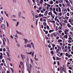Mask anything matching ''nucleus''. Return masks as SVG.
<instances>
[{"mask_svg":"<svg viewBox=\"0 0 73 73\" xmlns=\"http://www.w3.org/2000/svg\"><path fill=\"white\" fill-rule=\"evenodd\" d=\"M60 69L61 71V72L62 73H63V72H65V66H63V67H60Z\"/></svg>","mask_w":73,"mask_h":73,"instance_id":"f257e3e1","label":"nucleus"},{"mask_svg":"<svg viewBox=\"0 0 73 73\" xmlns=\"http://www.w3.org/2000/svg\"><path fill=\"white\" fill-rule=\"evenodd\" d=\"M23 40L24 41V43L25 44H27L28 42H29V43H30V42H29V41L27 39H25V38H23Z\"/></svg>","mask_w":73,"mask_h":73,"instance_id":"f03ea898","label":"nucleus"},{"mask_svg":"<svg viewBox=\"0 0 73 73\" xmlns=\"http://www.w3.org/2000/svg\"><path fill=\"white\" fill-rule=\"evenodd\" d=\"M34 52H32L31 51L30 52H29V54H30V55H31V54H32V56L33 57L34 56Z\"/></svg>","mask_w":73,"mask_h":73,"instance_id":"7ed1b4c3","label":"nucleus"},{"mask_svg":"<svg viewBox=\"0 0 73 73\" xmlns=\"http://www.w3.org/2000/svg\"><path fill=\"white\" fill-rule=\"evenodd\" d=\"M21 55L23 60H24V58H25V56H24V55H23V54H21Z\"/></svg>","mask_w":73,"mask_h":73,"instance_id":"20e7f679","label":"nucleus"},{"mask_svg":"<svg viewBox=\"0 0 73 73\" xmlns=\"http://www.w3.org/2000/svg\"><path fill=\"white\" fill-rule=\"evenodd\" d=\"M31 45H32V46L33 48V49L34 50H35V46H34V44H33V43L31 42Z\"/></svg>","mask_w":73,"mask_h":73,"instance_id":"39448f33","label":"nucleus"},{"mask_svg":"<svg viewBox=\"0 0 73 73\" xmlns=\"http://www.w3.org/2000/svg\"><path fill=\"white\" fill-rule=\"evenodd\" d=\"M66 7H67V6H68V7H70L71 5H70V2H68V3H67L66 4Z\"/></svg>","mask_w":73,"mask_h":73,"instance_id":"423d86ee","label":"nucleus"},{"mask_svg":"<svg viewBox=\"0 0 73 73\" xmlns=\"http://www.w3.org/2000/svg\"><path fill=\"white\" fill-rule=\"evenodd\" d=\"M27 45L28 48H32V46L31 44H27Z\"/></svg>","mask_w":73,"mask_h":73,"instance_id":"0eeeda50","label":"nucleus"},{"mask_svg":"<svg viewBox=\"0 0 73 73\" xmlns=\"http://www.w3.org/2000/svg\"><path fill=\"white\" fill-rule=\"evenodd\" d=\"M4 20V19H3V17H0V21H1V22H3V21Z\"/></svg>","mask_w":73,"mask_h":73,"instance_id":"6e6552de","label":"nucleus"},{"mask_svg":"<svg viewBox=\"0 0 73 73\" xmlns=\"http://www.w3.org/2000/svg\"><path fill=\"white\" fill-rule=\"evenodd\" d=\"M1 28L2 29H4L5 28V25H1Z\"/></svg>","mask_w":73,"mask_h":73,"instance_id":"1a4fd4ad","label":"nucleus"},{"mask_svg":"<svg viewBox=\"0 0 73 73\" xmlns=\"http://www.w3.org/2000/svg\"><path fill=\"white\" fill-rule=\"evenodd\" d=\"M27 70H28V72H29V73H31V69H30V68L29 67H28Z\"/></svg>","mask_w":73,"mask_h":73,"instance_id":"9d476101","label":"nucleus"},{"mask_svg":"<svg viewBox=\"0 0 73 73\" xmlns=\"http://www.w3.org/2000/svg\"><path fill=\"white\" fill-rule=\"evenodd\" d=\"M56 59L57 60H59V61H61V58H59L58 57H57Z\"/></svg>","mask_w":73,"mask_h":73,"instance_id":"9b49d317","label":"nucleus"},{"mask_svg":"<svg viewBox=\"0 0 73 73\" xmlns=\"http://www.w3.org/2000/svg\"><path fill=\"white\" fill-rule=\"evenodd\" d=\"M53 35H54V36H57V33L54 32L53 33Z\"/></svg>","mask_w":73,"mask_h":73,"instance_id":"f8f14e48","label":"nucleus"},{"mask_svg":"<svg viewBox=\"0 0 73 73\" xmlns=\"http://www.w3.org/2000/svg\"><path fill=\"white\" fill-rule=\"evenodd\" d=\"M58 11L59 12H61V8L60 7H58Z\"/></svg>","mask_w":73,"mask_h":73,"instance_id":"ddd939ff","label":"nucleus"},{"mask_svg":"<svg viewBox=\"0 0 73 73\" xmlns=\"http://www.w3.org/2000/svg\"><path fill=\"white\" fill-rule=\"evenodd\" d=\"M58 1H59V3H62V2H63V0H58Z\"/></svg>","mask_w":73,"mask_h":73,"instance_id":"4468645a","label":"nucleus"},{"mask_svg":"<svg viewBox=\"0 0 73 73\" xmlns=\"http://www.w3.org/2000/svg\"><path fill=\"white\" fill-rule=\"evenodd\" d=\"M67 26L68 27V28H70L72 26L71 25H70V24L69 23H68L67 25Z\"/></svg>","mask_w":73,"mask_h":73,"instance_id":"2eb2a0df","label":"nucleus"},{"mask_svg":"<svg viewBox=\"0 0 73 73\" xmlns=\"http://www.w3.org/2000/svg\"><path fill=\"white\" fill-rule=\"evenodd\" d=\"M19 21L17 22V24L16 25V27H17L18 25H19Z\"/></svg>","mask_w":73,"mask_h":73,"instance_id":"dca6fc26","label":"nucleus"},{"mask_svg":"<svg viewBox=\"0 0 73 73\" xmlns=\"http://www.w3.org/2000/svg\"><path fill=\"white\" fill-rule=\"evenodd\" d=\"M18 14H19V18H20V17H21L20 15H21V12H19Z\"/></svg>","mask_w":73,"mask_h":73,"instance_id":"f3484780","label":"nucleus"},{"mask_svg":"<svg viewBox=\"0 0 73 73\" xmlns=\"http://www.w3.org/2000/svg\"><path fill=\"white\" fill-rule=\"evenodd\" d=\"M43 25L44 26H46V23L45 22H43Z\"/></svg>","mask_w":73,"mask_h":73,"instance_id":"a211bd4d","label":"nucleus"},{"mask_svg":"<svg viewBox=\"0 0 73 73\" xmlns=\"http://www.w3.org/2000/svg\"><path fill=\"white\" fill-rule=\"evenodd\" d=\"M65 23H68V21L66 20H65L64 21H63V20H62Z\"/></svg>","mask_w":73,"mask_h":73,"instance_id":"6ab92c4d","label":"nucleus"},{"mask_svg":"<svg viewBox=\"0 0 73 73\" xmlns=\"http://www.w3.org/2000/svg\"><path fill=\"white\" fill-rule=\"evenodd\" d=\"M64 37L66 38H68V36L67 35H65L64 36Z\"/></svg>","mask_w":73,"mask_h":73,"instance_id":"aec40b11","label":"nucleus"},{"mask_svg":"<svg viewBox=\"0 0 73 73\" xmlns=\"http://www.w3.org/2000/svg\"><path fill=\"white\" fill-rule=\"evenodd\" d=\"M53 31H54V30H50L49 31V33H51V32H53Z\"/></svg>","mask_w":73,"mask_h":73,"instance_id":"412c9836","label":"nucleus"},{"mask_svg":"<svg viewBox=\"0 0 73 73\" xmlns=\"http://www.w3.org/2000/svg\"><path fill=\"white\" fill-rule=\"evenodd\" d=\"M54 13L55 15H57V12L56 11H54Z\"/></svg>","mask_w":73,"mask_h":73,"instance_id":"4be33fe9","label":"nucleus"},{"mask_svg":"<svg viewBox=\"0 0 73 73\" xmlns=\"http://www.w3.org/2000/svg\"><path fill=\"white\" fill-rule=\"evenodd\" d=\"M6 24H7V27H9V25L8 24V22H7V21H6Z\"/></svg>","mask_w":73,"mask_h":73,"instance_id":"5701e85b","label":"nucleus"},{"mask_svg":"<svg viewBox=\"0 0 73 73\" xmlns=\"http://www.w3.org/2000/svg\"><path fill=\"white\" fill-rule=\"evenodd\" d=\"M34 59L35 60V61H38V59L36 58H34Z\"/></svg>","mask_w":73,"mask_h":73,"instance_id":"b1692460","label":"nucleus"},{"mask_svg":"<svg viewBox=\"0 0 73 73\" xmlns=\"http://www.w3.org/2000/svg\"><path fill=\"white\" fill-rule=\"evenodd\" d=\"M13 1L14 3H16V0H13Z\"/></svg>","mask_w":73,"mask_h":73,"instance_id":"393cba45","label":"nucleus"},{"mask_svg":"<svg viewBox=\"0 0 73 73\" xmlns=\"http://www.w3.org/2000/svg\"><path fill=\"white\" fill-rule=\"evenodd\" d=\"M42 2H43V0H41L40 1V3L41 4H42Z\"/></svg>","mask_w":73,"mask_h":73,"instance_id":"a878e982","label":"nucleus"},{"mask_svg":"<svg viewBox=\"0 0 73 73\" xmlns=\"http://www.w3.org/2000/svg\"><path fill=\"white\" fill-rule=\"evenodd\" d=\"M62 40H58V42H62Z\"/></svg>","mask_w":73,"mask_h":73,"instance_id":"bb28decb","label":"nucleus"},{"mask_svg":"<svg viewBox=\"0 0 73 73\" xmlns=\"http://www.w3.org/2000/svg\"><path fill=\"white\" fill-rule=\"evenodd\" d=\"M59 28L60 29V30H62V28L61 27V26H60L59 27Z\"/></svg>","mask_w":73,"mask_h":73,"instance_id":"cd10ccee","label":"nucleus"},{"mask_svg":"<svg viewBox=\"0 0 73 73\" xmlns=\"http://www.w3.org/2000/svg\"><path fill=\"white\" fill-rule=\"evenodd\" d=\"M17 47H20V44H19L18 43H17Z\"/></svg>","mask_w":73,"mask_h":73,"instance_id":"c85d7f7f","label":"nucleus"},{"mask_svg":"<svg viewBox=\"0 0 73 73\" xmlns=\"http://www.w3.org/2000/svg\"><path fill=\"white\" fill-rule=\"evenodd\" d=\"M7 59L8 60H9L10 61H11V58L9 57L7 58Z\"/></svg>","mask_w":73,"mask_h":73,"instance_id":"c756f323","label":"nucleus"},{"mask_svg":"<svg viewBox=\"0 0 73 73\" xmlns=\"http://www.w3.org/2000/svg\"><path fill=\"white\" fill-rule=\"evenodd\" d=\"M12 17L13 18H15L16 17V15H13L12 16Z\"/></svg>","mask_w":73,"mask_h":73,"instance_id":"7c9ffc66","label":"nucleus"},{"mask_svg":"<svg viewBox=\"0 0 73 73\" xmlns=\"http://www.w3.org/2000/svg\"><path fill=\"white\" fill-rule=\"evenodd\" d=\"M46 27H47V29H48L49 30V29H50L49 28V26H48V25H47L46 26Z\"/></svg>","mask_w":73,"mask_h":73,"instance_id":"2f4dec72","label":"nucleus"},{"mask_svg":"<svg viewBox=\"0 0 73 73\" xmlns=\"http://www.w3.org/2000/svg\"><path fill=\"white\" fill-rule=\"evenodd\" d=\"M32 15H33V16H34L35 15V13H34V12L33 11H32Z\"/></svg>","mask_w":73,"mask_h":73,"instance_id":"473e14b6","label":"nucleus"},{"mask_svg":"<svg viewBox=\"0 0 73 73\" xmlns=\"http://www.w3.org/2000/svg\"><path fill=\"white\" fill-rule=\"evenodd\" d=\"M64 1H65L66 3H69V2L68 1V0H64Z\"/></svg>","mask_w":73,"mask_h":73,"instance_id":"72a5a7b5","label":"nucleus"},{"mask_svg":"<svg viewBox=\"0 0 73 73\" xmlns=\"http://www.w3.org/2000/svg\"><path fill=\"white\" fill-rule=\"evenodd\" d=\"M50 4H53V1H50Z\"/></svg>","mask_w":73,"mask_h":73,"instance_id":"f704fd0d","label":"nucleus"},{"mask_svg":"<svg viewBox=\"0 0 73 73\" xmlns=\"http://www.w3.org/2000/svg\"><path fill=\"white\" fill-rule=\"evenodd\" d=\"M64 11H65L64 12L65 13H66V12H67V10H66V9H65V10H64Z\"/></svg>","mask_w":73,"mask_h":73,"instance_id":"c9c22d12","label":"nucleus"},{"mask_svg":"<svg viewBox=\"0 0 73 73\" xmlns=\"http://www.w3.org/2000/svg\"><path fill=\"white\" fill-rule=\"evenodd\" d=\"M29 68H30L31 69H32V65L31 64H30L29 65Z\"/></svg>","mask_w":73,"mask_h":73,"instance_id":"e433bc0d","label":"nucleus"},{"mask_svg":"<svg viewBox=\"0 0 73 73\" xmlns=\"http://www.w3.org/2000/svg\"><path fill=\"white\" fill-rule=\"evenodd\" d=\"M3 56H1V55L0 56V58L1 60L2 59V58H3Z\"/></svg>","mask_w":73,"mask_h":73,"instance_id":"4c0bfd02","label":"nucleus"},{"mask_svg":"<svg viewBox=\"0 0 73 73\" xmlns=\"http://www.w3.org/2000/svg\"><path fill=\"white\" fill-rule=\"evenodd\" d=\"M24 46H25V48H27V47H28L27 44V45H26V44Z\"/></svg>","mask_w":73,"mask_h":73,"instance_id":"58836bf2","label":"nucleus"},{"mask_svg":"<svg viewBox=\"0 0 73 73\" xmlns=\"http://www.w3.org/2000/svg\"><path fill=\"white\" fill-rule=\"evenodd\" d=\"M49 9H50V12H52V8L51 7H50L49 8Z\"/></svg>","mask_w":73,"mask_h":73,"instance_id":"ea45409f","label":"nucleus"},{"mask_svg":"<svg viewBox=\"0 0 73 73\" xmlns=\"http://www.w3.org/2000/svg\"><path fill=\"white\" fill-rule=\"evenodd\" d=\"M27 61H29V58L28 57V56H27Z\"/></svg>","mask_w":73,"mask_h":73,"instance_id":"a19ab883","label":"nucleus"},{"mask_svg":"<svg viewBox=\"0 0 73 73\" xmlns=\"http://www.w3.org/2000/svg\"><path fill=\"white\" fill-rule=\"evenodd\" d=\"M48 13V11H46L45 12V13H46L47 15Z\"/></svg>","mask_w":73,"mask_h":73,"instance_id":"79ce46f5","label":"nucleus"},{"mask_svg":"<svg viewBox=\"0 0 73 73\" xmlns=\"http://www.w3.org/2000/svg\"><path fill=\"white\" fill-rule=\"evenodd\" d=\"M59 7H62V4H59Z\"/></svg>","mask_w":73,"mask_h":73,"instance_id":"37998d69","label":"nucleus"},{"mask_svg":"<svg viewBox=\"0 0 73 73\" xmlns=\"http://www.w3.org/2000/svg\"><path fill=\"white\" fill-rule=\"evenodd\" d=\"M68 40H72V38L71 37H69L68 38Z\"/></svg>","mask_w":73,"mask_h":73,"instance_id":"c03bdc74","label":"nucleus"},{"mask_svg":"<svg viewBox=\"0 0 73 73\" xmlns=\"http://www.w3.org/2000/svg\"><path fill=\"white\" fill-rule=\"evenodd\" d=\"M67 32H66V31H64V34H65V35H67L68 34V33H67Z\"/></svg>","mask_w":73,"mask_h":73,"instance_id":"a18cd8bd","label":"nucleus"},{"mask_svg":"<svg viewBox=\"0 0 73 73\" xmlns=\"http://www.w3.org/2000/svg\"><path fill=\"white\" fill-rule=\"evenodd\" d=\"M59 24L61 25V27H63L62 24H61V22L59 23Z\"/></svg>","mask_w":73,"mask_h":73,"instance_id":"49530a36","label":"nucleus"},{"mask_svg":"<svg viewBox=\"0 0 73 73\" xmlns=\"http://www.w3.org/2000/svg\"><path fill=\"white\" fill-rule=\"evenodd\" d=\"M47 5L48 6V7H50V5L49 4H47Z\"/></svg>","mask_w":73,"mask_h":73,"instance_id":"de8ad7c7","label":"nucleus"},{"mask_svg":"<svg viewBox=\"0 0 73 73\" xmlns=\"http://www.w3.org/2000/svg\"><path fill=\"white\" fill-rule=\"evenodd\" d=\"M58 48L60 50H61V48L60 46H58Z\"/></svg>","mask_w":73,"mask_h":73,"instance_id":"09e8293b","label":"nucleus"},{"mask_svg":"<svg viewBox=\"0 0 73 73\" xmlns=\"http://www.w3.org/2000/svg\"><path fill=\"white\" fill-rule=\"evenodd\" d=\"M55 9H55V8H53L52 9V10H53V11H54V12L55 11H55Z\"/></svg>","mask_w":73,"mask_h":73,"instance_id":"8fccbe9b","label":"nucleus"},{"mask_svg":"<svg viewBox=\"0 0 73 73\" xmlns=\"http://www.w3.org/2000/svg\"><path fill=\"white\" fill-rule=\"evenodd\" d=\"M58 32L59 33H61V32H62V31L61 30L58 31Z\"/></svg>","mask_w":73,"mask_h":73,"instance_id":"3c124183","label":"nucleus"},{"mask_svg":"<svg viewBox=\"0 0 73 73\" xmlns=\"http://www.w3.org/2000/svg\"><path fill=\"white\" fill-rule=\"evenodd\" d=\"M62 5L63 7H65V5L64 4V3H62Z\"/></svg>","mask_w":73,"mask_h":73,"instance_id":"603ef678","label":"nucleus"},{"mask_svg":"<svg viewBox=\"0 0 73 73\" xmlns=\"http://www.w3.org/2000/svg\"><path fill=\"white\" fill-rule=\"evenodd\" d=\"M62 24L64 25V26H65L66 25V23H65L64 22V23H62Z\"/></svg>","mask_w":73,"mask_h":73,"instance_id":"864d4df0","label":"nucleus"},{"mask_svg":"<svg viewBox=\"0 0 73 73\" xmlns=\"http://www.w3.org/2000/svg\"><path fill=\"white\" fill-rule=\"evenodd\" d=\"M53 59H54V60H56V58H55V57L53 56Z\"/></svg>","mask_w":73,"mask_h":73,"instance_id":"5fc2aeb1","label":"nucleus"},{"mask_svg":"<svg viewBox=\"0 0 73 73\" xmlns=\"http://www.w3.org/2000/svg\"><path fill=\"white\" fill-rule=\"evenodd\" d=\"M56 4H58V1H56Z\"/></svg>","mask_w":73,"mask_h":73,"instance_id":"6e6d98bb","label":"nucleus"},{"mask_svg":"<svg viewBox=\"0 0 73 73\" xmlns=\"http://www.w3.org/2000/svg\"><path fill=\"white\" fill-rule=\"evenodd\" d=\"M48 31H46L45 32L46 34V35L48 34Z\"/></svg>","mask_w":73,"mask_h":73,"instance_id":"4d7b16f0","label":"nucleus"},{"mask_svg":"<svg viewBox=\"0 0 73 73\" xmlns=\"http://www.w3.org/2000/svg\"><path fill=\"white\" fill-rule=\"evenodd\" d=\"M65 55H66V56H68L69 55V54H68V53H66V54Z\"/></svg>","mask_w":73,"mask_h":73,"instance_id":"13d9d810","label":"nucleus"},{"mask_svg":"<svg viewBox=\"0 0 73 73\" xmlns=\"http://www.w3.org/2000/svg\"><path fill=\"white\" fill-rule=\"evenodd\" d=\"M13 21H17V20H16L15 19H13Z\"/></svg>","mask_w":73,"mask_h":73,"instance_id":"bf43d9fd","label":"nucleus"},{"mask_svg":"<svg viewBox=\"0 0 73 73\" xmlns=\"http://www.w3.org/2000/svg\"><path fill=\"white\" fill-rule=\"evenodd\" d=\"M67 16H69V13H68L67 14Z\"/></svg>","mask_w":73,"mask_h":73,"instance_id":"052dcab7","label":"nucleus"},{"mask_svg":"<svg viewBox=\"0 0 73 73\" xmlns=\"http://www.w3.org/2000/svg\"><path fill=\"white\" fill-rule=\"evenodd\" d=\"M56 12H58V8H57L56 9Z\"/></svg>","mask_w":73,"mask_h":73,"instance_id":"680f3d73","label":"nucleus"},{"mask_svg":"<svg viewBox=\"0 0 73 73\" xmlns=\"http://www.w3.org/2000/svg\"><path fill=\"white\" fill-rule=\"evenodd\" d=\"M2 62H5V61H4V59H3L2 60Z\"/></svg>","mask_w":73,"mask_h":73,"instance_id":"e2e57ef3","label":"nucleus"},{"mask_svg":"<svg viewBox=\"0 0 73 73\" xmlns=\"http://www.w3.org/2000/svg\"><path fill=\"white\" fill-rule=\"evenodd\" d=\"M62 13H59V15H60V16H61V15H62Z\"/></svg>","mask_w":73,"mask_h":73,"instance_id":"0e129e2a","label":"nucleus"},{"mask_svg":"<svg viewBox=\"0 0 73 73\" xmlns=\"http://www.w3.org/2000/svg\"><path fill=\"white\" fill-rule=\"evenodd\" d=\"M38 9H40L39 11H40V10L41 9V7H40L39 8H38Z\"/></svg>","mask_w":73,"mask_h":73,"instance_id":"69168bd1","label":"nucleus"},{"mask_svg":"<svg viewBox=\"0 0 73 73\" xmlns=\"http://www.w3.org/2000/svg\"><path fill=\"white\" fill-rule=\"evenodd\" d=\"M39 17H41V14H40L39 15Z\"/></svg>","mask_w":73,"mask_h":73,"instance_id":"338daca9","label":"nucleus"},{"mask_svg":"<svg viewBox=\"0 0 73 73\" xmlns=\"http://www.w3.org/2000/svg\"><path fill=\"white\" fill-rule=\"evenodd\" d=\"M50 53L51 54H53V51H52Z\"/></svg>","mask_w":73,"mask_h":73,"instance_id":"774afa93","label":"nucleus"}]
</instances>
